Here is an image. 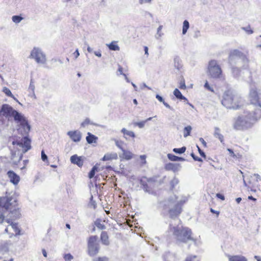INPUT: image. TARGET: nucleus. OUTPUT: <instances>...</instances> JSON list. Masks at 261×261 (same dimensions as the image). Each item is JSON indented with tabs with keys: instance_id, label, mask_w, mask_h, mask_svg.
Wrapping results in <instances>:
<instances>
[{
	"instance_id": "1",
	"label": "nucleus",
	"mask_w": 261,
	"mask_h": 261,
	"mask_svg": "<svg viewBox=\"0 0 261 261\" xmlns=\"http://www.w3.org/2000/svg\"><path fill=\"white\" fill-rule=\"evenodd\" d=\"M249 98L250 105L244 115L239 116L234 123L233 127L236 129L248 128L261 118V104L258 93L255 89L250 90Z\"/></svg>"
},
{
	"instance_id": "2",
	"label": "nucleus",
	"mask_w": 261,
	"mask_h": 261,
	"mask_svg": "<svg viewBox=\"0 0 261 261\" xmlns=\"http://www.w3.org/2000/svg\"><path fill=\"white\" fill-rule=\"evenodd\" d=\"M9 211L11 213L14 212L15 214H19L18 208H17V201L13 199L12 197L3 196L0 197V224L3 223L4 221L9 223L13 229L15 235L20 233V230L18 226V224L13 222L12 220L14 219H5V213Z\"/></svg>"
},
{
	"instance_id": "3",
	"label": "nucleus",
	"mask_w": 261,
	"mask_h": 261,
	"mask_svg": "<svg viewBox=\"0 0 261 261\" xmlns=\"http://www.w3.org/2000/svg\"><path fill=\"white\" fill-rule=\"evenodd\" d=\"M178 219H174L170 224V230L173 232L177 241L186 243L189 240H193L191 237L192 231L188 227L179 226Z\"/></svg>"
},
{
	"instance_id": "4",
	"label": "nucleus",
	"mask_w": 261,
	"mask_h": 261,
	"mask_svg": "<svg viewBox=\"0 0 261 261\" xmlns=\"http://www.w3.org/2000/svg\"><path fill=\"white\" fill-rule=\"evenodd\" d=\"M241 101L240 96L230 90H227L223 93L221 103L227 109H238L241 106Z\"/></svg>"
},
{
	"instance_id": "5",
	"label": "nucleus",
	"mask_w": 261,
	"mask_h": 261,
	"mask_svg": "<svg viewBox=\"0 0 261 261\" xmlns=\"http://www.w3.org/2000/svg\"><path fill=\"white\" fill-rule=\"evenodd\" d=\"M228 61L232 69L245 67L248 63L246 57L238 49H234L229 53Z\"/></svg>"
},
{
	"instance_id": "6",
	"label": "nucleus",
	"mask_w": 261,
	"mask_h": 261,
	"mask_svg": "<svg viewBox=\"0 0 261 261\" xmlns=\"http://www.w3.org/2000/svg\"><path fill=\"white\" fill-rule=\"evenodd\" d=\"M208 74L214 79L220 78L222 74V70L217 61L211 60L209 62L208 66Z\"/></svg>"
},
{
	"instance_id": "7",
	"label": "nucleus",
	"mask_w": 261,
	"mask_h": 261,
	"mask_svg": "<svg viewBox=\"0 0 261 261\" xmlns=\"http://www.w3.org/2000/svg\"><path fill=\"white\" fill-rule=\"evenodd\" d=\"M11 117H13L15 121L20 123L25 133L28 134L30 132V126L28 121L21 114L14 110Z\"/></svg>"
},
{
	"instance_id": "8",
	"label": "nucleus",
	"mask_w": 261,
	"mask_h": 261,
	"mask_svg": "<svg viewBox=\"0 0 261 261\" xmlns=\"http://www.w3.org/2000/svg\"><path fill=\"white\" fill-rule=\"evenodd\" d=\"M11 117H13L15 121L20 123L25 133L28 134L30 132V126L28 121L21 114L14 110Z\"/></svg>"
},
{
	"instance_id": "9",
	"label": "nucleus",
	"mask_w": 261,
	"mask_h": 261,
	"mask_svg": "<svg viewBox=\"0 0 261 261\" xmlns=\"http://www.w3.org/2000/svg\"><path fill=\"white\" fill-rule=\"evenodd\" d=\"M13 145H17L21 148L22 152L25 153L31 149V140L28 137H24L20 140H14L12 142Z\"/></svg>"
},
{
	"instance_id": "10",
	"label": "nucleus",
	"mask_w": 261,
	"mask_h": 261,
	"mask_svg": "<svg viewBox=\"0 0 261 261\" xmlns=\"http://www.w3.org/2000/svg\"><path fill=\"white\" fill-rule=\"evenodd\" d=\"M99 245L97 242V238L92 236L89 238L88 241V252L90 256L97 254L99 251Z\"/></svg>"
},
{
	"instance_id": "11",
	"label": "nucleus",
	"mask_w": 261,
	"mask_h": 261,
	"mask_svg": "<svg viewBox=\"0 0 261 261\" xmlns=\"http://www.w3.org/2000/svg\"><path fill=\"white\" fill-rule=\"evenodd\" d=\"M188 200V197L184 196L178 202H176L175 208L170 210L169 215L171 218H174L178 216L181 212V205L186 202Z\"/></svg>"
},
{
	"instance_id": "12",
	"label": "nucleus",
	"mask_w": 261,
	"mask_h": 261,
	"mask_svg": "<svg viewBox=\"0 0 261 261\" xmlns=\"http://www.w3.org/2000/svg\"><path fill=\"white\" fill-rule=\"evenodd\" d=\"M30 58L34 59L38 63H44L46 61L45 56L38 48H34L32 50Z\"/></svg>"
},
{
	"instance_id": "13",
	"label": "nucleus",
	"mask_w": 261,
	"mask_h": 261,
	"mask_svg": "<svg viewBox=\"0 0 261 261\" xmlns=\"http://www.w3.org/2000/svg\"><path fill=\"white\" fill-rule=\"evenodd\" d=\"M177 198L176 196L175 195L170 196L168 199L161 202V206L164 209H169V212L170 210L175 208Z\"/></svg>"
},
{
	"instance_id": "14",
	"label": "nucleus",
	"mask_w": 261,
	"mask_h": 261,
	"mask_svg": "<svg viewBox=\"0 0 261 261\" xmlns=\"http://www.w3.org/2000/svg\"><path fill=\"white\" fill-rule=\"evenodd\" d=\"M14 110L8 104H4L2 106L1 113L5 117H11Z\"/></svg>"
},
{
	"instance_id": "15",
	"label": "nucleus",
	"mask_w": 261,
	"mask_h": 261,
	"mask_svg": "<svg viewBox=\"0 0 261 261\" xmlns=\"http://www.w3.org/2000/svg\"><path fill=\"white\" fill-rule=\"evenodd\" d=\"M11 182L14 185H16L20 181V177L14 171L10 170L7 173Z\"/></svg>"
},
{
	"instance_id": "16",
	"label": "nucleus",
	"mask_w": 261,
	"mask_h": 261,
	"mask_svg": "<svg viewBox=\"0 0 261 261\" xmlns=\"http://www.w3.org/2000/svg\"><path fill=\"white\" fill-rule=\"evenodd\" d=\"M180 167V166L179 164H173L169 163L165 165V169L166 170H171L174 172H175L179 170Z\"/></svg>"
},
{
	"instance_id": "17",
	"label": "nucleus",
	"mask_w": 261,
	"mask_h": 261,
	"mask_svg": "<svg viewBox=\"0 0 261 261\" xmlns=\"http://www.w3.org/2000/svg\"><path fill=\"white\" fill-rule=\"evenodd\" d=\"M80 56V53L77 49H72L68 51L67 60H74Z\"/></svg>"
},
{
	"instance_id": "18",
	"label": "nucleus",
	"mask_w": 261,
	"mask_h": 261,
	"mask_svg": "<svg viewBox=\"0 0 261 261\" xmlns=\"http://www.w3.org/2000/svg\"><path fill=\"white\" fill-rule=\"evenodd\" d=\"M122 151V153L119 154V157L122 159H125L126 160H129L133 158V153L128 151L126 150L125 149H122L121 150Z\"/></svg>"
},
{
	"instance_id": "19",
	"label": "nucleus",
	"mask_w": 261,
	"mask_h": 261,
	"mask_svg": "<svg viewBox=\"0 0 261 261\" xmlns=\"http://www.w3.org/2000/svg\"><path fill=\"white\" fill-rule=\"evenodd\" d=\"M118 158L117 153L116 152L107 153L105 154L102 158V160L103 161H110L112 160H116Z\"/></svg>"
},
{
	"instance_id": "20",
	"label": "nucleus",
	"mask_w": 261,
	"mask_h": 261,
	"mask_svg": "<svg viewBox=\"0 0 261 261\" xmlns=\"http://www.w3.org/2000/svg\"><path fill=\"white\" fill-rule=\"evenodd\" d=\"M68 135L70 136V138L74 142L79 141L81 139V135L80 133L76 131L69 132Z\"/></svg>"
},
{
	"instance_id": "21",
	"label": "nucleus",
	"mask_w": 261,
	"mask_h": 261,
	"mask_svg": "<svg viewBox=\"0 0 261 261\" xmlns=\"http://www.w3.org/2000/svg\"><path fill=\"white\" fill-rule=\"evenodd\" d=\"M70 161L72 164H76L79 167L82 166V159L81 156H78L77 155L74 154L71 156Z\"/></svg>"
},
{
	"instance_id": "22",
	"label": "nucleus",
	"mask_w": 261,
	"mask_h": 261,
	"mask_svg": "<svg viewBox=\"0 0 261 261\" xmlns=\"http://www.w3.org/2000/svg\"><path fill=\"white\" fill-rule=\"evenodd\" d=\"M86 139L88 144H92L93 143H96L98 137L90 133H88V136L86 137Z\"/></svg>"
},
{
	"instance_id": "23",
	"label": "nucleus",
	"mask_w": 261,
	"mask_h": 261,
	"mask_svg": "<svg viewBox=\"0 0 261 261\" xmlns=\"http://www.w3.org/2000/svg\"><path fill=\"white\" fill-rule=\"evenodd\" d=\"M214 136L215 138H218L221 143H223L224 137L220 133V129L219 127H215V132L214 133Z\"/></svg>"
},
{
	"instance_id": "24",
	"label": "nucleus",
	"mask_w": 261,
	"mask_h": 261,
	"mask_svg": "<svg viewBox=\"0 0 261 261\" xmlns=\"http://www.w3.org/2000/svg\"><path fill=\"white\" fill-rule=\"evenodd\" d=\"M107 45L108 46L109 48L111 50L118 51L120 50V47L117 45L116 41H113L110 44H107Z\"/></svg>"
},
{
	"instance_id": "25",
	"label": "nucleus",
	"mask_w": 261,
	"mask_h": 261,
	"mask_svg": "<svg viewBox=\"0 0 261 261\" xmlns=\"http://www.w3.org/2000/svg\"><path fill=\"white\" fill-rule=\"evenodd\" d=\"M229 261H247L246 258L242 256H228Z\"/></svg>"
},
{
	"instance_id": "26",
	"label": "nucleus",
	"mask_w": 261,
	"mask_h": 261,
	"mask_svg": "<svg viewBox=\"0 0 261 261\" xmlns=\"http://www.w3.org/2000/svg\"><path fill=\"white\" fill-rule=\"evenodd\" d=\"M181 60L178 57H175L174 58V66L177 70H180L182 67Z\"/></svg>"
},
{
	"instance_id": "27",
	"label": "nucleus",
	"mask_w": 261,
	"mask_h": 261,
	"mask_svg": "<svg viewBox=\"0 0 261 261\" xmlns=\"http://www.w3.org/2000/svg\"><path fill=\"white\" fill-rule=\"evenodd\" d=\"M101 240L103 244L108 245L109 244V237L107 233L105 231H102L101 233Z\"/></svg>"
},
{
	"instance_id": "28",
	"label": "nucleus",
	"mask_w": 261,
	"mask_h": 261,
	"mask_svg": "<svg viewBox=\"0 0 261 261\" xmlns=\"http://www.w3.org/2000/svg\"><path fill=\"white\" fill-rule=\"evenodd\" d=\"M173 94L175 95V96L179 99H184V100H187V99L182 95L180 91L176 88L174 91H173Z\"/></svg>"
},
{
	"instance_id": "29",
	"label": "nucleus",
	"mask_w": 261,
	"mask_h": 261,
	"mask_svg": "<svg viewBox=\"0 0 261 261\" xmlns=\"http://www.w3.org/2000/svg\"><path fill=\"white\" fill-rule=\"evenodd\" d=\"M121 133H122L124 135L128 136L129 137L135 138V133L130 130H128L125 128H123L121 129Z\"/></svg>"
},
{
	"instance_id": "30",
	"label": "nucleus",
	"mask_w": 261,
	"mask_h": 261,
	"mask_svg": "<svg viewBox=\"0 0 261 261\" xmlns=\"http://www.w3.org/2000/svg\"><path fill=\"white\" fill-rule=\"evenodd\" d=\"M192 129V127L190 125L186 126L184 129V136L186 138L190 135Z\"/></svg>"
},
{
	"instance_id": "31",
	"label": "nucleus",
	"mask_w": 261,
	"mask_h": 261,
	"mask_svg": "<svg viewBox=\"0 0 261 261\" xmlns=\"http://www.w3.org/2000/svg\"><path fill=\"white\" fill-rule=\"evenodd\" d=\"M189 28V23L188 20H185L183 22L182 26V34L185 35L187 32V30Z\"/></svg>"
},
{
	"instance_id": "32",
	"label": "nucleus",
	"mask_w": 261,
	"mask_h": 261,
	"mask_svg": "<svg viewBox=\"0 0 261 261\" xmlns=\"http://www.w3.org/2000/svg\"><path fill=\"white\" fill-rule=\"evenodd\" d=\"M3 91L7 96L15 99L14 96L12 94L10 90L7 87H4L3 89Z\"/></svg>"
},
{
	"instance_id": "33",
	"label": "nucleus",
	"mask_w": 261,
	"mask_h": 261,
	"mask_svg": "<svg viewBox=\"0 0 261 261\" xmlns=\"http://www.w3.org/2000/svg\"><path fill=\"white\" fill-rule=\"evenodd\" d=\"M186 150V147L185 146H183L180 148H175L173 149V151L175 153L181 154V153H184L185 152Z\"/></svg>"
},
{
	"instance_id": "34",
	"label": "nucleus",
	"mask_w": 261,
	"mask_h": 261,
	"mask_svg": "<svg viewBox=\"0 0 261 261\" xmlns=\"http://www.w3.org/2000/svg\"><path fill=\"white\" fill-rule=\"evenodd\" d=\"M184 261H199V260L196 255H190L187 256Z\"/></svg>"
},
{
	"instance_id": "35",
	"label": "nucleus",
	"mask_w": 261,
	"mask_h": 261,
	"mask_svg": "<svg viewBox=\"0 0 261 261\" xmlns=\"http://www.w3.org/2000/svg\"><path fill=\"white\" fill-rule=\"evenodd\" d=\"M179 182L178 179L174 177L171 181H170V186L172 189H174L175 186H176Z\"/></svg>"
},
{
	"instance_id": "36",
	"label": "nucleus",
	"mask_w": 261,
	"mask_h": 261,
	"mask_svg": "<svg viewBox=\"0 0 261 261\" xmlns=\"http://www.w3.org/2000/svg\"><path fill=\"white\" fill-rule=\"evenodd\" d=\"M242 30H244V31H245V32L248 34V35H250V34H252L253 33V30L251 29V27L250 25H248L247 27H242Z\"/></svg>"
},
{
	"instance_id": "37",
	"label": "nucleus",
	"mask_w": 261,
	"mask_h": 261,
	"mask_svg": "<svg viewBox=\"0 0 261 261\" xmlns=\"http://www.w3.org/2000/svg\"><path fill=\"white\" fill-rule=\"evenodd\" d=\"M12 19L15 23H19L22 19V17L20 16L14 15L12 17Z\"/></svg>"
},
{
	"instance_id": "38",
	"label": "nucleus",
	"mask_w": 261,
	"mask_h": 261,
	"mask_svg": "<svg viewBox=\"0 0 261 261\" xmlns=\"http://www.w3.org/2000/svg\"><path fill=\"white\" fill-rule=\"evenodd\" d=\"M146 122V121H142L141 122H137L134 123L135 126H138L139 128H142L144 127L145 124Z\"/></svg>"
},
{
	"instance_id": "39",
	"label": "nucleus",
	"mask_w": 261,
	"mask_h": 261,
	"mask_svg": "<svg viewBox=\"0 0 261 261\" xmlns=\"http://www.w3.org/2000/svg\"><path fill=\"white\" fill-rule=\"evenodd\" d=\"M96 170H97V167L94 166L89 173V177L90 178H92V177H93V176L95 175Z\"/></svg>"
},
{
	"instance_id": "40",
	"label": "nucleus",
	"mask_w": 261,
	"mask_h": 261,
	"mask_svg": "<svg viewBox=\"0 0 261 261\" xmlns=\"http://www.w3.org/2000/svg\"><path fill=\"white\" fill-rule=\"evenodd\" d=\"M168 158L171 161H177V156H176L171 153L167 154Z\"/></svg>"
},
{
	"instance_id": "41",
	"label": "nucleus",
	"mask_w": 261,
	"mask_h": 261,
	"mask_svg": "<svg viewBox=\"0 0 261 261\" xmlns=\"http://www.w3.org/2000/svg\"><path fill=\"white\" fill-rule=\"evenodd\" d=\"M162 28H163V26L162 25H160L159 27V28H158V29H157V34H156V38L157 39H159L163 35V34L160 33V32L162 30Z\"/></svg>"
},
{
	"instance_id": "42",
	"label": "nucleus",
	"mask_w": 261,
	"mask_h": 261,
	"mask_svg": "<svg viewBox=\"0 0 261 261\" xmlns=\"http://www.w3.org/2000/svg\"><path fill=\"white\" fill-rule=\"evenodd\" d=\"M95 225L100 229H105L106 228L105 225H103V224H101L99 221H96Z\"/></svg>"
},
{
	"instance_id": "43",
	"label": "nucleus",
	"mask_w": 261,
	"mask_h": 261,
	"mask_svg": "<svg viewBox=\"0 0 261 261\" xmlns=\"http://www.w3.org/2000/svg\"><path fill=\"white\" fill-rule=\"evenodd\" d=\"M64 258L65 261H71L73 258V256L69 253L66 254L64 256Z\"/></svg>"
},
{
	"instance_id": "44",
	"label": "nucleus",
	"mask_w": 261,
	"mask_h": 261,
	"mask_svg": "<svg viewBox=\"0 0 261 261\" xmlns=\"http://www.w3.org/2000/svg\"><path fill=\"white\" fill-rule=\"evenodd\" d=\"M179 88L180 89H185L186 88V84L184 80L180 81L179 83Z\"/></svg>"
},
{
	"instance_id": "45",
	"label": "nucleus",
	"mask_w": 261,
	"mask_h": 261,
	"mask_svg": "<svg viewBox=\"0 0 261 261\" xmlns=\"http://www.w3.org/2000/svg\"><path fill=\"white\" fill-rule=\"evenodd\" d=\"M109 259L107 257H99L95 258L94 261H108Z\"/></svg>"
},
{
	"instance_id": "46",
	"label": "nucleus",
	"mask_w": 261,
	"mask_h": 261,
	"mask_svg": "<svg viewBox=\"0 0 261 261\" xmlns=\"http://www.w3.org/2000/svg\"><path fill=\"white\" fill-rule=\"evenodd\" d=\"M191 156L193 158V159L195 160V161H199V162H202V160L201 158L196 156L194 153H192L191 154Z\"/></svg>"
},
{
	"instance_id": "47",
	"label": "nucleus",
	"mask_w": 261,
	"mask_h": 261,
	"mask_svg": "<svg viewBox=\"0 0 261 261\" xmlns=\"http://www.w3.org/2000/svg\"><path fill=\"white\" fill-rule=\"evenodd\" d=\"M122 142L121 141H118L117 140H116L115 141V144L119 148H120L121 150L122 149H123V148H122Z\"/></svg>"
},
{
	"instance_id": "48",
	"label": "nucleus",
	"mask_w": 261,
	"mask_h": 261,
	"mask_svg": "<svg viewBox=\"0 0 261 261\" xmlns=\"http://www.w3.org/2000/svg\"><path fill=\"white\" fill-rule=\"evenodd\" d=\"M204 86V88H206V89H207L212 92L214 91L213 89L210 87L207 81H206Z\"/></svg>"
},
{
	"instance_id": "49",
	"label": "nucleus",
	"mask_w": 261,
	"mask_h": 261,
	"mask_svg": "<svg viewBox=\"0 0 261 261\" xmlns=\"http://www.w3.org/2000/svg\"><path fill=\"white\" fill-rule=\"evenodd\" d=\"M41 159L43 161H46L47 160V156L45 154V152L43 150L41 151Z\"/></svg>"
},
{
	"instance_id": "50",
	"label": "nucleus",
	"mask_w": 261,
	"mask_h": 261,
	"mask_svg": "<svg viewBox=\"0 0 261 261\" xmlns=\"http://www.w3.org/2000/svg\"><path fill=\"white\" fill-rule=\"evenodd\" d=\"M197 147L200 155L202 157L205 158L206 155L204 152L200 148V147L198 145H197Z\"/></svg>"
},
{
	"instance_id": "51",
	"label": "nucleus",
	"mask_w": 261,
	"mask_h": 261,
	"mask_svg": "<svg viewBox=\"0 0 261 261\" xmlns=\"http://www.w3.org/2000/svg\"><path fill=\"white\" fill-rule=\"evenodd\" d=\"M155 97L161 102L163 103L164 101L163 98L159 94H156Z\"/></svg>"
},
{
	"instance_id": "52",
	"label": "nucleus",
	"mask_w": 261,
	"mask_h": 261,
	"mask_svg": "<svg viewBox=\"0 0 261 261\" xmlns=\"http://www.w3.org/2000/svg\"><path fill=\"white\" fill-rule=\"evenodd\" d=\"M28 163H29V160H24V161H23V164H24V166H23L22 167H21V168H20V169H21V170H23L24 169H25V167H26V166H27V164H28Z\"/></svg>"
},
{
	"instance_id": "53",
	"label": "nucleus",
	"mask_w": 261,
	"mask_h": 261,
	"mask_svg": "<svg viewBox=\"0 0 261 261\" xmlns=\"http://www.w3.org/2000/svg\"><path fill=\"white\" fill-rule=\"evenodd\" d=\"M151 0H139V3L140 4H143L144 3H150Z\"/></svg>"
},
{
	"instance_id": "54",
	"label": "nucleus",
	"mask_w": 261,
	"mask_h": 261,
	"mask_svg": "<svg viewBox=\"0 0 261 261\" xmlns=\"http://www.w3.org/2000/svg\"><path fill=\"white\" fill-rule=\"evenodd\" d=\"M94 55L98 57H101V51L100 50H98V51H94L93 52Z\"/></svg>"
},
{
	"instance_id": "55",
	"label": "nucleus",
	"mask_w": 261,
	"mask_h": 261,
	"mask_svg": "<svg viewBox=\"0 0 261 261\" xmlns=\"http://www.w3.org/2000/svg\"><path fill=\"white\" fill-rule=\"evenodd\" d=\"M199 141L201 142L204 147L206 146V143L202 138H200Z\"/></svg>"
},
{
	"instance_id": "56",
	"label": "nucleus",
	"mask_w": 261,
	"mask_h": 261,
	"mask_svg": "<svg viewBox=\"0 0 261 261\" xmlns=\"http://www.w3.org/2000/svg\"><path fill=\"white\" fill-rule=\"evenodd\" d=\"M254 176L256 177L257 181L261 180V177L258 174L255 173L254 174Z\"/></svg>"
},
{
	"instance_id": "57",
	"label": "nucleus",
	"mask_w": 261,
	"mask_h": 261,
	"mask_svg": "<svg viewBox=\"0 0 261 261\" xmlns=\"http://www.w3.org/2000/svg\"><path fill=\"white\" fill-rule=\"evenodd\" d=\"M90 124V120L88 118L86 119L84 122H83V126L86 124Z\"/></svg>"
},
{
	"instance_id": "58",
	"label": "nucleus",
	"mask_w": 261,
	"mask_h": 261,
	"mask_svg": "<svg viewBox=\"0 0 261 261\" xmlns=\"http://www.w3.org/2000/svg\"><path fill=\"white\" fill-rule=\"evenodd\" d=\"M217 197L222 200H224V196L223 195H222V194H217L216 195Z\"/></svg>"
},
{
	"instance_id": "59",
	"label": "nucleus",
	"mask_w": 261,
	"mask_h": 261,
	"mask_svg": "<svg viewBox=\"0 0 261 261\" xmlns=\"http://www.w3.org/2000/svg\"><path fill=\"white\" fill-rule=\"evenodd\" d=\"M211 212L212 213H214V214H217V217L218 216V215H219V211H215L214 210V209L213 208H211Z\"/></svg>"
},
{
	"instance_id": "60",
	"label": "nucleus",
	"mask_w": 261,
	"mask_h": 261,
	"mask_svg": "<svg viewBox=\"0 0 261 261\" xmlns=\"http://www.w3.org/2000/svg\"><path fill=\"white\" fill-rule=\"evenodd\" d=\"M227 150H228V151H229V152L230 153V155H231V156H233V157L236 156V155H235V154H234V152H233V151H232V149H229V148H228V149H227Z\"/></svg>"
},
{
	"instance_id": "61",
	"label": "nucleus",
	"mask_w": 261,
	"mask_h": 261,
	"mask_svg": "<svg viewBox=\"0 0 261 261\" xmlns=\"http://www.w3.org/2000/svg\"><path fill=\"white\" fill-rule=\"evenodd\" d=\"M163 103L164 104V105L167 108H168L170 110H172V109L171 108V107L169 105H168L167 102H166L165 101L163 102Z\"/></svg>"
},
{
	"instance_id": "62",
	"label": "nucleus",
	"mask_w": 261,
	"mask_h": 261,
	"mask_svg": "<svg viewBox=\"0 0 261 261\" xmlns=\"http://www.w3.org/2000/svg\"><path fill=\"white\" fill-rule=\"evenodd\" d=\"M200 36V32L199 31H197L195 32L194 37L195 38H198Z\"/></svg>"
},
{
	"instance_id": "63",
	"label": "nucleus",
	"mask_w": 261,
	"mask_h": 261,
	"mask_svg": "<svg viewBox=\"0 0 261 261\" xmlns=\"http://www.w3.org/2000/svg\"><path fill=\"white\" fill-rule=\"evenodd\" d=\"M42 253H43V255L44 257H47V252L45 250V249H43L42 250Z\"/></svg>"
},
{
	"instance_id": "64",
	"label": "nucleus",
	"mask_w": 261,
	"mask_h": 261,
	"mask_svg": "<svg viewBox=\"0 0 261 261\" xmlns=\"http://www.w3.org/2000/svg\"><path fill=\"white\" fill-rule=\"evenodd\" d=\"M254 258L257 260V261H261V257L259 256L255 255Z\"/></svg>"
}]
</instances>
